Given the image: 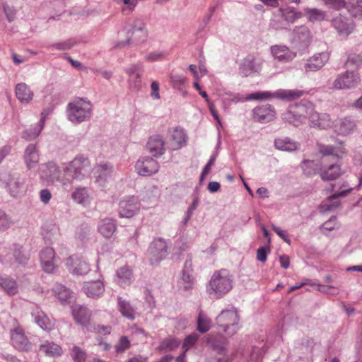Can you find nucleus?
<instances>
[{
  "instance_id": "obj_1",
  "label": "nucleus",
  "mask_w": 362,
  "mask_h": 362,
  "mask_svg": "<svg viewBox=\"0 0 362 362\" xmlns=\"http://www.w3.org/2000/svg\"><path fill=\"white\" fill-rule=\"evenodd\" d=\"M233 288V276L226 269L216 271L209 282L207 289L216 298H221Z\"/></svg>"
},
{
  "instance_id": "obj_2",
  "label": "nucleus",
  "mask_w": 362,
  "mask_h": 362,
  "mask_svg": "<svg viewBox=\"0 0 362 362\" xmlns=\"http://www.w3.org/2000/svg\"><path fill=\"white\" fill-rule=\"evenodd\" d=\"M89 168L90 162L87 158L82 156H76L64 168L62 184L65 186L74 180H81L88 173Z\"/></svg>"
},
{
  "instance_id": "obj_3",
  "label": "nucleus",
  "mask_w": 362,
  "mask_h": 362,
  "mask_svg": "<svg viewBox=\"0 0 362 362\" xmlns=\"http://www.w3.org/2000/svg\"><path fill=\"white\" fill-rule=\"evenodd\" d=\"M92 115V104L83 98H76L67 105V117L74 124L88 121Z\"/></svg>"
},
{
  "instance_id": "obj_4",
  "label": "nucleus",
  "mask_w": 362,
  "mask_h": 362,
  "mask_svg": "<svg viewBox=\"0 0 362 362\" xmlns=\"http://www.w3.org/2000/svg\"><path fill=\"white\" fill-rule=\"evenodd\" d=\"M313 41V35L309 28L305 25L296 26L290 35L292 47L298 51L305 50Z\"/></svg>"
},
{
  "instance_id": "obj_5",
  "label": "nucleus",
  "mask_w": 362,
  "mask_h": 362,
  "mask_svg": "<svg viewBox=\"0 0 362 362\" xmlns=\"http://www.w3.org/2000/svg\"><path fill=\"white\" fill-rule=\"evenodd\" d=\"M217 325L228 335H233L237 330L239 317L235 309L223 310L216 319Z\"/></svg>"
},
{
  "instance_id": "obj_6",
  "label": "nucleus",
  "mask_w": 362,
  "mask_h": 362,
  "mask_svg": "<svg viewBox=\"0 0 362 362\" xmlns=\"http://www.w3.org/2000/svg\"><path fill=\"white\" fill-rule=\"evenodd\" d=\"M303 95V91L300 90H279L273 94L269 92H257L250 94L246 99L252 100H263L270 98L272 95L279 99L286 100H293L300 98Z\"/></svg>"
},
{
  "instance_id": "obj_7",
  "label": "nucleus",
  "mask_w": 362,
  "mask_h": 362,
  "mask_svg": "<svg viewBox=\"0 0 362 362\" xmlns=\"http://www.w3.org/2000/svg\"><path fill=\"white\" fill-rule=\"evenodd\" d=\"M168 255L166 241L160 238L154 239L148 249L149 261L152 265L158 264Z\"/></svg>"
},
{
  "instance_id": "obj_8",
  "label": "nucleus",
  "mask_w": 362,
  "mask_h": 362,
  "mask_svg": "<svg viewBox=\"0 0 362 362\" xmlns=\"http://www.w3.org/2000/svg\"><path fill=\"white\" fill-rule=\"evenodd\" d=\"M135 169L141 176H151L159 170L158 163L153 158L146 156L139 158L136 164Z\"/></svg>"
},
{
  "instance_id": "obj_9",
  "label": "nucleus",
  "mask_w": 362,
  "mask_h": 362,
  "mask_svg": "<svg viewBox=\"0 0 362 362\" xmlns=\"http://www.w3.org/2000/svg\"><path fill=\"white\" fill-rule=\"evenodd\" d=\"M360 81L358 74L346 71L340 74L334 81L333 86L336 89H350L355 88Z\"/></svg>"
},
{
  "instance_id": "obj_10",
  "label": "nucleus",
  "mask_w": 362,
  "mask_h": 362,
  "mask_svg": "<svg viewBox=\"0 0 362 362\" xmlns=\"http://www.w3.org/2000/svg\"><path fill=\"white\" fill-rule=\"evenodd\" d=\"M11 339L13 346L19 351H29L32 349L31 343L19 326L11 330Z\"/></svg>"
},
{
  "instance_id": "obj_11",
  "label": "nucleus",
  "mask_w": 362,
  "mask_h": 362,
  "mask_svg": "<svg viewBox=\"0 0 362 362\" xmlns=\"http://www.w3.org/2000/svg\"><path fill=\"white\" fill-rule=\"evenodd\" d=\"M140 204L136 197H127L120 201L119 204V214L120 217L131 218L139 209Z\"/></svg>"
},
{
  "instance_id": "obj_12",
  "label": "nucleus",
  "mask_w": 362,
  "mask_h": 362,
  "mask_svg": "<svg viewBox=\"0 0 362 362\" xmlns=\"http://www.w3.org/2000/svg\"><path fill=\"white\" fill-rule=\"evenodd\" d=\"M332 25L339 35L344 37L350 35L355 28L354 21L342 15L334 17L332 21Z\"/></svg>"
},
{
  "instance_id": "obj_13",
  "label": "nucleus",
  "mask_w": 362,
  "mask_h": 362,
  "mask_svg": "<svg viewBox=\"0 0 362 362\" xmlns=\"http://www.w3.org/2000/svg\"><path fill=\"white\" fill-rule=\"evenodd\" d=\"M40 177L48 183H62L61 172L57 165L52 162L41 165Z\"/></svg>"
},
{
  "instance_id": "obj_14",
  "label": "nucleus",
  "mask_w": 362,
  "mask_h": 362,
  "mask_svg": "<svg viewBox=\"0 0 362 362\" xmlns=\"http://www.w3.org/2000/svg\"><path fill=\"white\" fill-rule=\"evenodd\" d=\"M66 265L70 272L77 275L86 274L90 271V265L81 257L72 255L66 259Z\"/></svg>"
},
{
  "instance_id": "obj_15",
  "label": "nucleus",
  "mask_w": 362,
  "mask_h": 362,
  "mask_svg": "<svg viewBox=\"0 0 362 362\" xmlns=\"http://www.w3.org/2000/svg\"><path fill=\"white\" fill-rule=\"evenodd\" d=\"M6 185L11 196L16 197L25 192V178L18 173L8 175Z\"/></svg>"
},
{
  "instance_id": "obj_16",
  "label": "nucleus",
  "mask_w": 362,
  "mask_h": 362,
  "mask_svg": "<svg viewBox=\"0 0 362 362\" xmlns=\"http://www.w3.org/2000/svg\"><path fill=\"white\" fill-rule=\"evenodd\" d=\"M253 119L260 123H267L272 121L275 117V110L269 104L256 107L252 110Z\"/></svg>"
},
{
  "instance_id": "obj_17",
  "label": "nucleus",
  "mask_w": 362,
  "mask_h": 362,
  "mask_svg": "<svg viewBox=\"0 0 362 362\" xmlns=\"http://www.w3.org/2000/svg\"><path fill=\"white\" fill-rule=\"evenodd\" d=\"M82 291L88 298L97 299L105 292L103 281L98 279L96 281L84 282Z\"/></svg>"
},
{
  "instance_id": "obj_18",
  "label": "nucleus",
  "mask_w": 362,
  "mask_h": 362,
  "mask_svg": "<svg viewBox=\"0 0 362 362\" xmlns=\"http://www.w3.org/2000/svg\"><path fill=\"white\" fill-rule=\"evenodd\" d=\"M72 315L78 325L83 327H88L90 325L92 313L87 307L74 305L72 308Z\"/></svg>"
},
{
  "instance_id": "obj_19",
  "label": "nucleus",
  "mask_w": 362,
  "mask_h": 362,
  "mask_svg": "<svg viewBox=\"0 0 362 362\" xmlns=\"http://www.w3.org/2000/svg\"><path fill=\"white\" fill-rule=\"evenodd\" d=\"M327 52H320L313 55L304 65L306 72L316 71L320 69L329 60Z\"/></svg>"
},
{
  "instance_id": "obj_20",
  "label": "nucleus",
  "mask_w": 362,
  "mask_h": 362,
  "mask_svg": "<svg viewBox=\"0 0 362 362\" xmlns=\"http://www.w3.org/2000/svg\"><path fill=\"white\" fill-rule=\"evenodd\" d=\"M271 52L275 59L281 62H289L296 57V52L285 45L272 46Z\"/></svg>"
},
{
  "instance_id": "obj_21",
  "label": "nucleus",
  "mask_w": 362,
  "mask_h": 362,
  "mask_svg": "<svg viewBox=\"0 0 362 362\" xmlns=\"http://www.w3.org/2000/svg\"><path fill=\"white\" fill-rule=\"evenodd\" d=\"M261 64L257 63L255 57L249 55L241 63L239 71L242 76L247 77L261 69Z\"/></svg>"
},
{
  "instance_id": "obj_22",
  "label": "nucleus",
  "mask_w": 362,
  "mask_h": 362,
  "mask_svg": "<svg viewBox=\"0 0 362 362\" xmlns=\"http://www.w3.org/2000/svg\"><path fill=\"white\" fill-rule=\"evenodd\" d=\"M308 119L310 125L313 127L326 129L331 126L329 115L326 113H318L315 110V107H313V112L310 114Z\"/></svg>"
},
{
  "instance_id": "obj_23",
  "label": "nucleus",
  "mask_w": 362,
  "mask_h": 362,
  "mask_svg": "<svg viewBox=\"0 0 362 362\" xmlns=\"http://www.w3.org/2000/svg\"><path fill=\"white\" fill-rule=\"evenodd\" d=\"M146 148L152 156H160L165 153L164 141L160 135L151 136L147 142Z\"/></svg>"
},
{
  "instance_id": "obj_24",
  "label": "nucleus",
  "mask_w": 362,
  "mask_h": 362,
  "mask_svg": "<svg viewBox=\"0 0 362 362\" xmlns=\"http://www.w3.org/2000/svg\"><path fill=\"white\" fill-rule=\"evenodd\" d=\"M31 315L35 322L42 329L49 330L52 323L46 314L38 307L35 305L32 308Z\"/></svg>"
},
{
  "instance_id": "obj_25",
  "label": "nucleus",
  "mask_w": 362,
  "mask_h": 362,
  "mask_svg": "<svg viewBox=\"0 0 362 362\" xmlns=\"http://www.w3.org/2000/svg\"><path fill=\"white\" fill-rule=\"evenodd\" d=\"M352 191V188L342 189L340 192H334L328 197L327 201L322 202V207L326 211H332L340 204V202L337 200L339 197H344Z\"/></svg>"
},
{
  "instance_id": "obj_26",
  "label": "nucleus",
  "mask_w": 362,
  "mask_h": 362,
  "mask_svg": "<svg viewBox=\"0 0 362 362\" xmlns=\"http://www.w3.org/2000/svg\"><path fill=\"white\" fill-rule=\"evenodd\" d=\"M117 230L116 221L110 218L103 219L99 226V233L105 238H110Z\"/></svg>"
},
{
  "instance_id": "obj_27",
  "label": "nucleus",
  "mask_w": 362,
  "mask_h": 362,
  "mask_svg": "<svg viewBox=\"0 0 362 362\" xmlns=\"http://www.w3.org/2000/svg\"><path fill=\"white\" fill-rule=\"evenodd\" d=\"M355 127V122L351 119L345 117L336 121L334 127L338 134L347 135L354 129Z\"/></svg>"
},
{
  "instance_id": "obj_28",
  "label": "nucleus",
  "mask_w": 362,
  "mask_h": 362,
  "mask_svg": "<svg viewBox=\"0 0 362 362\" xmlns=\"http://www.w3.org/2000/svg\"><path fill=\"white\" fill-rule=\"evenodd\" d=\"M343 173L340 165L332 164L321 170L320 177L324 181L334 180L339 177Z\"/></svg>"
},
{
  "instance_id": "obj_29",
  "label": "nucleus",
  "mask_w": 362,
  "mask_h": 362,
  "mask_svg": "<svg viewBox=\"0 0 362 362\" xmlns=\"http://www.w3.org/2000/svg\"><path fill=\"white\" fill-rule=\"evenodd\" d=\"M147 38V30L134 32H127V39L125 41L119 42L116 47H122L130 42L139 44L144 42Z\"/></svg>"
},
{
  "instance_id": "obj_30",
  "label": "nucleus",
  "mask_w": 362,
  "mask_h": 362,
  "mask_svg": "<svg viewBox=\"0 0 362 362\" xmlns=\"http://www.w3.org/2000/svg\"><path fill=\"white\" fill-rule=\"evenodd\" d=\"M293 107V113L299 115L305 123L306 119L309 118L310 114L313 112V104L310 102L300 103L291 105Z\"/></svg>"
},
{
  "instance_id": "obj_31",
  "label": "nucleus",
  "mask_w": 362,
  "mask_h": 362,
  "mask_svg": "<svg viewBox=\"0 0 362 362\" xmlns=\"http://www.w3.org/2000/svg\"><path fill=\"white\" fill-rule=\"evenodd\" d=\"M24 158L26 165L29 169L36 166L39 162V154L35 145L29 144L27 146L25 151Z\"/></svg>"
},
{
  "instance_id": "obj_32",
  "label": "nucleus",
  "mask_w": 362,
  "mask_h": 362,
  "mask_svg": "<svg viewBox=\"0 0 362 362\" xmlns=\"http://www.w3.org/2000/svg\"><path fill=\"white\" fill-rule=\"evenodd\" d=\"M16 98L21 102L28 103L32 100L33 93L25 83H21L16 86Z\"/></svg>"
},
{
  "instance_id": "obj_33",
  "label": "nucleus",
  "mask_w": 362,
  "mask_h": 362,
  "mask_svg": "<svg viewBox=\"0 0 362 362\" xmlns=\"http://www.w3.org/2000/svg\"><path fill=\"white\" fill-rule=\"evenodd\" d=\"M118 309L121 314L129 320H133L136 317V311L130 303L121 297H117Z\"/></svg>"
},
{
  "instance_id": "obj_34",
  "label": "nucleus",
  "mask_w": 362,
  "mask_h": 362,
  "mask_svg": "<svg viewBox=\"0 0 362 362\" xmlns=\"http://www.w3.org/2000/svg\"><path fill=\"white\" fill-rule=\"evenodd\" d=\"M274 146L281 151L292 152L298 149V144L287 137L279 138L274 140Z\"/></svg>"
},
{
  "instance_id": "obj_35",
  "label": "nucleus",
  "mask_w": 362,
  "mask_h": 362,
  "mask_svg": "<svg viewBox=\"0 0 362 362\" xmlns=\"http://www.w3.org/2000/svg\"><path fill=\"white\" fill-rule=\"evenodd\" d=\"M277 13L288 25L300 17V13H298L293 8L291 7L280 8Z\"/></svg>"
},
{
  "instance_id": "obj_36",
  "label": "nucleus",
  "mask_w": 362,
  "mask_h": 362,
  "mask_svg": "<svg viewBox=\"0 0 362 362\" xmlns=\"http://www.w3.org/2000/svg\"><path fill=\"white\" fill-rule=\"evenodd\" d=\"M45 124V117H42L37 124L30 129L25 130L22 133V138L31 141L36 139L40 134L41 131L44 128Z\"/></svg>"
},
{
  "instance_id": "obj_37",
  "label": "nucleus",
  "mask_w": 362,
  "mask_h": 362,
  "mask_svg": "<svg viewBox=\"0 0 362 362\" xmlns=\"http://www.w3.org/2000/svg\"><path fill=\"white\" fill-rule=\"evenodd\" d=\"M40 350L46 356L57 357L62 354V349L54 342H46L40 345Z\"/></svg>"
},
{
  "instance_id": "obj_38",
  "label": "nucleus",
  "mask_w": 362,
  "mask_h": 362,
  "mask_svg": "<svg viewBox=\"0 0 362 362\" xmlns=\"http://www.w3.org/2000/svg\"><path fill=\"white\" fill-rule=\"evenodd\" d=\"M53 291L57 299L62 303H69L71 298V291L62 284L55 285Z\"/></svg>"
},
{
  "instance_id": "obj_39",
  "label": "nucleus",
  "mask_w": 362,
  "mask_h": 362,
  "mask_svg": "<svg viewBox=\"0 0 362 362\" xmlns=\"http://www.w3.org/2000/svg\"><path fill=\"white\" fill-rule=\"evenodd\" d=\"M117 276L118 278V283L121 286H125L132 283V272L129 267H122L117 270Z\"/></svg>"
},
{
  "instance_id": "obj_40",
  "label": "nucleus",
  "mask_w": 362,
  "mask_h": 362,
  "mask_svg": "<svg viewBox=\"0 0 362 362\" xmlns=\"http://www.w3.org/2000/svg\"><path fill=\"white\" fill-rule=\"evenodd\" d=\"M0 286L8 295H14L18 292L16 281L8 276H0Z\"/></svg>"
},
{
  "instance_id": "obj_41",
  "label": "nucleus",
  "mask_w": 362,
  "mask_h": 362,
  "mask_svg": "<svg viewBox=\"0 0 362 362\" xmlns=\"http://www.w3.org/2000/svg\"><path fill=\"white\" fill-rule=\"evenodd\" d=\"M298 116L297 114L293 113V107L290 105L288 109L282 114L281 117L285 122L291 124L295 127H298L304 124L302 119Z\"/></svg>"
},
{
  "instance_id": "obj_42",
  "label": "nucleus",
  "mask_w": 362,
  "mask_h": 362,
  "mask_svg": "<svg viewBox=\"0 0 362 362\" xmlns=\"http://www.w3.org/2000/svg\"><path fill=\"white\" fill-rule=\"evenodd\" d=\"M13 256L14 262L21 265H25L30 258L29 255L23 250L22 246L18 245H14Z\"/></svg>"
},
{
  "instance_id": "obj_43",
  "label": "nucleus",
  "mask_w": 362,
  "mask_h": 362,
  "mask_svg": "<svg viewBox=\"0 0 362 362\" xmlns=\"http://www.w3.org/2000/svg\"><path fill=\"white\" fill-rule=\"evenodd\" d=\"M320 153L323 156H334L337 158H341L342 156L346 153L345 149L344 148L337 149L336 148L332 146H325L322 145L320 147Z\"/></svg>"
},
{
  "instance_id": "obj_44",
  "label": "nucleus",
  "mask_w": 362,
  "mask_h": 362,
  "mask_svg": "<svg viewBox=\"0 0 362 362\" xmlns=\"http://www.w3.org/2000/svg\"><path fill=\"white\" fill-rule=\"evenodd\" d=\"M211 320L200 310L197 318V330L201 333H206L211 328Z\"/></svg>"
},
{
  "instance_id": "obj_45",
  "label": "nucleus",
  "mask_w": 362,
  "mask_h": 362,
  "mask_svg": "<svg viewBox=\"0 0 362 362\" xmlns=\"http://www.w3.org/2000/svg\"><path fill=\"white\" fill-rule=\"evenodd\" d=\"M180 344L179 340L175 338L168 337L163 339L158 347L159 350L162 351H173L176 349Z\"/></svg>"
},
{
  "instance_id": "obj_46",
  "label": "nucleus",
  "mask_w": 362,
  "mask_h": 362,
  "mask_svg": "<svg viewBox=\"0 0 362 362\" xmlns=\"http://www.w3.org/2000/svg\"><path fill=\"white\" fill-rule=\"evenodd\" d=\"M70 356L74 362H86L87 354L86 351L78 346H74L70 351Z\"/></svg>"
},
{
  "instance_id": "obj_47",
  "label": "nucleus",
  "mask_w": 362,
  "mask_h": 362,
  "mask_svg": "<svg viewBox=\"0 0 362 362\" xmlns=\"http://www.w3.org/2000/svg\"><path fill=\"white\" fill-rule=\"evenodd\" d=\"M308 18L310 21H321L325 19L326 13L325 11L317 8H306L305 10Z\"/></svg>"
},
{
  "instance_id": "obj_48",
  "label": "nucleus",
  "mask_w": 362,
  "mask_h": 362,
  "mask_svg": "<svg viewBox=\"0 0 362 362\" xmlns=\"http://www.w3.org/2000/svg\"><path fill=\"white\" fill-rule=\"evenodd\" d=\"M72 199L78 204H85L88 199L86 188H77L71 194Z\"/></svg>"
},
{
  "instance_id": "obj_49",
  "label": "nucleus",
  "mask_w": 362,
  "mask_h": 362,
  "mask_svg": "<svg viewBox=\"0 0 362 362\" xmlns=\"http://www.w3.org/2000/svg\"><path fill=\"white\" fill-rule=\"evenodd\" d=\"M13 225L11 217L0 209V231H6Z\"/></svg>"
},
{
  "instance_id": "obj_50",
  "label": "nucleus",
  "mask_w": 362,
  "mask_h": 362,
  "mask_svg": "<svg viewBox=\"0 0 362 362\" xmlns=\"http://www.w3.org/2000/svg\"><path fill=\"white\" fill-rule=\"evenodd\" d=\"M112 172V166L107 163H100L97 167V173H98V180L105 179Z\"/></svg>"
},
{
  "instance_id": "obj_51",
  "label": "nucleus",
  "mask_w": 362,
  "mask_h": 362,
  "mask_svg": "<svg viewBox=\"0 0 362 362\" xmlns=\"http://www.w3.org/2000/svg\"><path fill=\"white\" fill-rule=\"evenodd\" d=\"M57 232L58 228L54 224L45 225L42 228V235L44 238L48 240H52Z\"/></svg>"
},
{
  "instance_id": "obj_52",
  "label": "nucleus",
  "mask_w": 362,
  "mask_h": 362,
  "mask_svg": "<svg viewBox=\"0 0 362 362\" xmlns=\"http://www.w3.org/2000/svg\"><path fill=\"white\" fill-rule=\"evenodd\" d=\"M302 168L304 173L309 177L316 174L318 170L317 165L313 160L304 161Z\"/></svg>"
},
{
  "instance_id": "obj_53",
  "label": "nucleus",
  "mask_w": 362,
  "mask_h": 362,
  "mask_svg": "<svg viewBox=\"0 0 362 362\" xmlns=\"http://www.w3.org/2000/svg\"><path fill=\"white\" fill-rule=\"evenodd\" d=\"M76 44V41L71 39L64 40L63 42L54 43L49 46L50 48H54L58 50H67L70 49Z\"/></svg>"
},
{
  "instance_id": "obj_54",
  "label": "nucleus",
  "mask_w": 362,
  "mask_h": 362,
  "mask_svg": "<svg viewBox=\"0 0 362 362\" xmlns=\"http://www.w3.org/2000/svg\"><path fill=\"white\" fill-rule=\"evenodd\" d=\"M222 339L223 341L221 344H218L214 343L213 346L216 350L218 351L219 354L222 355L221 357H220L217 359V361L218 362H228V357L226 354L227 351H226V346H225L226 339L223 338Z\"/></svg>"
},
{
  "instance_id": "obj_55",
  "label": "nucleus",
  "mask_w": 362,
  "mask_h": 362,
  "mask_svg": "<svg viewBox=\"0 0 362 362\" xmlns=\"http://www.w3.org/2000/svg\"><path fill=\"white\" fill-rule=\"evenodd\" d=\"M199 339V335L197 333H192L185 337L182 344V350L187 351L192 348Z\"/></svg>"
},
{
  "instance_id": "obj_56",
  "label": "nucleus",
  "mask_w": 362,
  "mask_h": 362,
  "mask_svg": "<svg viewBox=\"0 0 362 362\" xmlns=\"http://www.w3.org/2000/svg\"><path fill=\"white\" fill-rule=\"evenodd\" d=\"M130 347V341L125 336L120 337L119 342L115 345V351L117 354L124 352Z\"/></svg>"
},
{
  "instance_id": "obj_57",
  "label": "nucleus",
  "mask_w": 362,
  "mask_h": 362,
  "mask_svg": "<svg viewBox=\"0 0 362 362\" xmlns=\"http://www.w3.org/2000/svg\"><path fill=\"white\" fill-rule=\"evenodd\" d=\"M182 281L183 284L184 290H189L193 287L194 285V278L192 275V273L189 272H182Z\"/></svg>"
},
{
  "instance_id": "obj_58",
  "label": "nucleus",
  "mask_w": 362,
  "mask_h": 362,
  "mask_svg": "<svg viewBox=\"0 0 362 362\" xmlns=\"http://www.w3.org/2000/svg\"><path fill=\"white\" fill-rule=\"evenodd\" d=\"M270 25L275 30H281L286 28L288 25L276 13L274 19L271 21Z\"/></svg>"
},
{
  "instance_id": "obj_59",
  "label": "nucleus",
  "mask_w": 362,
  "mask_h": 362,
  "mask_svg": "<svg viewBox=\"0 0 362 362\" xmlns=\"http://www.w3.org/2000/svg\"><path fill=\"white\" fill-rule=\"evenodd\" d=\"M362 62L361 56L356 54H351L346 62V66L349 68L351 66L358 68Z\"/></svg>"
},
{
  "instance_id": "obj_60",
  "label": "nucleus",
  "mask_w": 362,
  "mask_h": 362,
  "mask_svg": "<svg viewBox=\"0 0 362 362\" xmlns=\"http://www.w3.org/2000/svg\"><path fill=\"white\" fill-rule=\"evenodd\" d=\"M129 26L130 28L128 30V32L146 30L144 22L139 18L134 19L132 22L130 23Z\"/></svg>"
},
{
  "instance_id": "obj_61",
  "label": "nucleus",
  "mask_w": 362,
  "mask_h": 362,
  "mask_svg": "<svg viewBox=\"0 0 362 362\" xmlns=\"http://www.w3.org/2000/svg\"><path fill=\"white\" fill-rule=\"evenodd\" d=\"M141 74L140 73H137L134 78L129 79V87L132 90L134 91H138L141 86Z\"/></svg>"
},
{
  "instance_id": "obj_62",
  "label": "nucleus",
  "mask_w": 362,
  "mask_h": 362,
  "mask_svg": "<svg viewBox=\"0 0 362 362\" xmlns=\"http://www.w3.org/2000/svg\"><path fill=\"white\" fill-rule=\"evenodd\" d=\"M40 257V261L55 259V252L52 247H46L41 251Z\"/></svg>"
},
{
  "instance_id": "obj_63",
  "label": "nucleus",
  "mask_w": 362,
  "mask_h": 362,
  "mask_svg": "<svg viewBox=\"0 0 362 362\" xmlns=\"http://www.w3.org/2000/svg\"><path fill=\"white\" fill-rule=\"evenodd\" d=\"M57 259H51V260H43L41 261V264L43 268V270L47 273L54 272V269L57 268L56 264Z\"/></svg>"
},
{
  "instance_id": "obj_64",
  "label": "nucleus",
  "mask_w": 362,
  "mask_h": 362,
  "mask_svg": "<svg viewBox=\"0 0 362 362\" xmlns=\"http://www.w3.org/2000/svg\"><path fill=\"white\" fill-rule=\"evenodd\" d=\"M112 327L110 325H94L93 331L97 334L107 335L110 334Z\"/></svg>"
}]
</instances>
